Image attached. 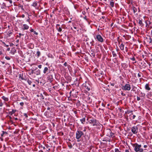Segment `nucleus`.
Returning a JSON list of instances; mask_svg holds the SVG:
<instances>
[{
	"mask_svg": "<svg viewBox=\"0 0 152 152\" xmlns=\"http://www.w3.org/2000/svg\"><path fill=\"white\" fill-rule=\"evenodd\" d=\"M145 88L146 90L148 91H149L151 90V88L149 87L148 84H146L145 86Z\"/></svg>",
	"mask_w": 152,
	"mask_h": 152,
	"instance_id": "4468645a",
	"label": "nucleus"
},
{
	"mask_svg": "<svg viewBox=\"0 0 152 152\" xmlns=\"http://www.w3.org/2000/svg\"><path fill=\"white\" fill-rule=\"evenodd\" d=\"M48 68L47 67H45L44 68V70L43 71V72L45 74L46 73V72L48 71Z\"/></svg>",
	"mask_w": 152,
	"mask_h": 152,
	"instance_id": "bb28decb",
	"label": "nucleus"
},
{
	"mask_svg": "<svg viewBox=\"0 0 152 152\" xmlns=\"http://www.w3.org/2000/svg\"><path fill=\"white\" fill-rule=\"evenodd\" d=\"M68 65L67 64V63H66V62H65L64 64V65L65 66H67Z\"/></svg>",
	"mask_w": 152,
	"mask_h": 152,
	"instance_id": "37998d69",
	"label": "nucleus"
},
{
	"mask_svg": "<svg viewBox=\"0 0 152 152\" xmlns=\"http://www.w3.org/2000/svg\"><path fill=\"white\" fill-rule=\"evenodd\" d=\"M37 3H38V2L37 1H35L33 3L32 5L34 7H36L37 5Z\"/></svg>",
	"mask_w": 152,
	"mask_h": 152,
	"instance_id": "a878e982",
	"label": "nucleus"
},
{
	"mask_svg": "<svg viewBox=\"0 0 152 152\" xmlns=\"http://www.w3.org/2000/svg\"><path fill=\"white\" fill-rule=\"evenodd\" d=\"M87 120L88 121L90 124H92L93 126H97L99 123L97 120L94 118H90L88 117Z\"/></svg>",
	"mask_w": 152,
	"mask_h": 152,
	"instance_id": "7ed1b4c3",
	"label": "nucleus"
},
{
	"mask_svg": "<svg viewBox=\"0 0 152 152\" xmlns=\"http://www.w3.org/2000/svg\"><path fill=\"white\" fill-rule=\"evenodd\" d=\"M86 131V127H85L84 129L82 131L83 132H85Z\"/></svg>",
	"mask_w": 152,
	"mask_h": 152,
	"instance_id": "680f3d73",
	"label": "nucleus"
},
{
	"mask_svg": "<svg viewBox=\"0 0 152 152\" xmlns=\"http://www.w3.org/2000/svg\"><path fill=\"white\" fill-rule=\"evenodd\" d=\"M86 16H84L83 17V18L84 19L86 20V21H87V19L86 18Z\"/></svg>",
	"mask_w": 152,
	"mask_h": 152,
	"instance_id": "8fccbe9b",
	"label": "nucleus"
},
{
	"mask_svg": "<svg viewBox=\"0 0 152 152\" xmlns=\"http://www.w3.org/2000/svg\"><path fill=\"white\" fill-rule=\"evenodd\" d=\"M21 17H22L23 18L25 17V15L24 14H23L21 15Z\"/></svg>",
	"mask_w": 152,
	"mask_h": 152,
	"instance_id": "69168bd1",
	"label": "nucleus"
},
{
	"mask_svg": "<svg viewBox=\"0 0 152 152\" xmlns=\"http://www.w3.org/2000/svg\"><path fill=\"white\" fill-rule=\"evenodd\" d=\"M119 47L121 50H123L124 49V45L123 44L121 43L119 46Z\"/></svg>",
	"mask_w": 152,
	"mask_h": 152,
	"instance_id": "6ab92c4d",
	"label": "nucleus"
},
{
	"mask_svg": "<svg viewBox=\"0 0 152 152\" xmlns=\"http://www.w3.org/2000/svg\"><path fill=\"white\" fill-rule=\"evenodd\" d=\"M26 81H27V82L29 85H31L32 83L31 81L29 80L28 78H26V79H25Z\"/></svg>",
	"mask_w": 152,
	"mask_h": 152,
	"instance_id": "b1692460",
	"label": "nucleus"
},
{
	"mask_svg": "<svg viewBox=\"0 0 152 152\" xmlns=\"http://www.w3.org/2000/svg\"><path fill=\"white\" fill-rule=\"evenodd\" d=\"M121 95L122 96H126V94L123 92H122L121 93Z\"/></svg>",
	"mask_w": 152,
	"mask_h": 152,
	"instance_id": "603ef678",
	"label": "nucleus"
},
{
	"mask_svg": "<svg viewBox=\"0 0 152 152\" xmlns=\"http://www.w3.org/2000/svg\"><path fill=\"white\" fill-rule=\"evenodd\" d=\"M132 146L134 148V150L136 152H143V149L141 148V145H139L136 143L133 144Z\"/></svg>",
	"mask_w": 152,
	"mask_h": 152,
	"instance_id": "f257e3e1",
	"label": "nucleus"
},
{
	"mask_svg": "<svg viewBox=\"0 0 152 152\" xmlns=\"http://www.w3.org/2000/svg\"><path fill=\"white\" fill-rule=\"evenodd\" d=\"M56 29L59 32H61L62 31V28L61 27H59L58 28L57 27V28H56Z\"/></svg>",
	"mask_w": 152,
	"mask_h": 152,
	"instance_id": "c85d7f7f",
	"label": "nucleus"
},
{
	"mask_svg": "<svg viewBox=\"0 0 152 152\" xmlns=\"http://www.w3.org/2000/svg\"><path fill=\"white\" fill-rule=\"evenodd\" d=\"M40 97H41V99H44L43 96L42 94H41L40 95Z\"/></svg>",
	"mask_w": 152,
	"mask_h": 152,
	"instance_id": "c03bdc74",
	"label": "nucleus"
},
{
	"mask_svg": "<svg viewBox=\"0 0 152 152\" xmlns=\"http://www.w3.org/2000/svg\"><path fill=\"white\" fill-rule=\"evenodd\" d=\"M121 89L123 90L129 91L131 89V86L129 84H126L124 86H122Z\"/></svg>",
	"mask_w": 152,
	"mask_h": 152,
	"instance_id": "39448f33",
	"label": "nucleus"
},
{
	"mask_svg": "<svg viewBox=\"0 0 152 152\" xmlns=\"http://www.w3.org/2000/svg\"><path fill=\"white\" fill-rule=\"evenodd\" d=\"M138 23L141 27H142L144 26V24L142 23V20H140V19L139 20Z\"/></svg>",
	"mask_w": 152,
	"mask_h": 152,
	"instance_id": "dca6fc26",
	"label": "nucleus"
},
{
	"mask_svg": "<svg viewBox=\"0 0 152 152\" xmlns=\"http://www.w3.org/2000/svg\"><path fill=\"white\" fill-rule=\"evenodd\" d=\"M29 26L27 24H23L22 26V29L23 30H27L28 29Z\"/></svg>",
	"mask_w": 152,
	"mask_h": 152,
	"instance_id": "9d476101",
	"label": "nucleus"
},
{
	"mask_svg": "<svg viewBox=\"0 0 152 152\" xmlns=\"http://www.w3.org/2000/svg\"><path fill=\"white\" fill-rule=\"evenodd\" d=\"M131 9H132V10H133L134 13H135L137 11V9L134 6H133Z\"/></svg>",
	"mask_w": 152,
	"mask_h": 152,
	"instance_id": "aec40b11",
	"label": "nucleus"
},
{
	"mask_svg": "<svg viewBox=\"0 0 152 152\" xmlns=\"http://www.w3.org/2000/svg\"><path fill=\"white\" fill-rule=\"evenodd\" d=\"M142 73L140 72V73H138V76L139 77H141V75H142Z\"/></svg>",
	"mask_w": 152,
	"mask_h": 152,
	"instance_id": "58836bf2",
	"label": "nucleus"
},
{
	"mask_svg": "<svg viewBox=\"0 0 152 152\" xmlns=\"http://www.w3.org/2000/svg\"><path fill=\"white\" fill-rule=\"evenodd\" d=\"M24 116L26 118H27L28 117V115L26 113H24L23 114Z\"/></svg>",
	"mask_w": 152,
	"mask_h": 152,
	"instance_id": "79ce46f5",
	"label": "nucleus"
},
{
	"mask_svg": "<svg viewBox=\"0 0 152 152\" xmlns=\"http://www.w3.org/2000/svg\"><path fill=\"white\" fill-rule=\"evenodd\" d=\"M85 87L86 89H87V90L88 91H89L90 90V87H88V86H87V85L86 84L85 86Z\"/></svg>",
	"mask_w": 152,
	"mask_h": 152,
	"instance_id": "473e14b6",
	"label": "nucleus"
},
{
	"mask_svg": "<svg viewBox=\"0 0 152 152\" xmlns=\"http://www.w3.org/2000/svg\"><path fill=\"white\" fill-rule=\"evenodd\" d=\"M20 105L22 107L24 105V103L23 102H20Z\"/></svg>",
	"mask_w": 152,
	"mask_h": 152,
	"instance_id": "a18cd8bd",
	"label": "nucleus"
},
{
	"mask_svg": "<svg viewBox=\"0 0 152 152\" xmlns=\"http://www.w3.org/2000/svg\"><path fill=\"white\" fill-rule=\"evenodd\" d=\"M19 36H18V35H17V37H19L20 38L21 37V36H23L24 34H21V33H20L19 34Z\"/></svg>",
	"mask_w": 152,
	"mask_h": 152,
	"instance_id": "ea45409f",
	"label": "nucleus"
},
{
	"mask_svg": "<svg viewBox=\"0 0 152 152\" xmlns=\"http://www.w3.org/2000/svg\"><path fill=\"white\" fill-rule=\"evenodd\" d=\"M125 152H129V150L126 149L125 150Z\"/></svg>",
	"mask_w": 152,
	"mask_h": 152,
	"instance_id": "0e129e2a",
	"label": "nucleus"
},
{
	"mask_svg": "<svg viewBox=\"0 0 152 152\" xmlns=\"http://www.w3.org/2000/svg\"><path fill=\"white\" fill-rule=\"evenodd\" d=\"M115 152H120V151H119V149L118 148H115Z\"/></svg>",
	"mask_w": 152,
	"mask_h": 152,
	"instance_id": "c9c22d12",
	"label": "nucleus"
},
{
	"mask_svg": "<svg viewBox=\"0 0 152 152\" xmlns=\"http://www.w3.org/2000/svg\"><path fill=\"white\" fill-rule=\"evenodd\" d=\"M29 75H31L33 73H34V71L33 69H31L30 72H28Z\"/></svg>",
	"mask_w": 152,
	"mask_h": 152,
	"instance_id": "2f4dec72",
	"label": "nucleus"
},
{
	"mask_svg": "<svg viewBox=\"0 0 152 152\" xmlns=\"http://www.w3.org/2000/svg\"><path fill=\"white\" fill-rule=\"evenodd\" d=\"M130 59L132 61H135V58L134 57H133L132 58H130Z\"/></svg>",
	"mask_w": 152,
	"mask_h": 152,
	"instance_id": "a19ab883",
	"label": "nucleus"
},
{
	"mask_svg": "<svg viewBox=\"0 0 152 152\" xmlns=\"http://www.w3.org/2000/svg\"><path fill=\"white\" fill-rule=\"evenodd\" d=\"M132 132L134 134H136L138 132V128L136 126H134L132 128Z\"/></svg>",
	"mask_w": 152,
	"mask_h": 152,
	"instance_id": "0eeeda50",
	"label": "nucleus"
},
{
	"mask_svg": "<svg viewBox=\"0 0 152 152\" xmlns=\"http://www.w3.org/2000/svg\"><path fill=\"white\" fill-rule=\"evenodd\" d=\"M137 100L138 101H140V98L138 96H137Z\"/></svg>",
	"mask_w": 152,
	"mask_h": 152,
	"instance_id": "de8ad7c7",
	"label": "nucleus"
},
{
	"mask_svg": "<svg viewBox=\"0 0 152 152\" xmlns=\"http://www.w3.org/2000/svg\"><path fill=\"white\" fill-rule=\"evenodd\" d=\"M84 135V133L83 131L78 129L76 132V138L77 139V142L81 141V137Z\"/></svg>",
	"mask_w": 152,
	"mask_h": 152,
	"instance_id": "f03ea898",
	"label": "nucleus"
},
{
	"mask_svg": "<svg viewBox=\"0 0 152 152\" xmlns=\"http://www.w3.org/2000/svg\"><path fill=\"white\" fill-rule=\"evenodd\" d=\"M132 115V116H131V117L132 118H131V119H134L136 117V116L135 115H133V114H131V115H130V116Z\"/></svg>",
	"mask_w": 152,
	"mask_h": 152,
	"instance_id": "72a5a7b5",
	"label": "nucleus"
},
{
	"mask_svg": "<svg viewBox=\"0 0 152 152\" xmlns=\"http://www.w3.org/2000/svg\"><path fill=\"white\" fill-rule=\"evenodd\" d=\"M12 34V32H8V36L9 37H10V36H11V35Z\"/></svg>",
	"mask_w": 152,
	"mask_h": 152,
	"instance_id": "49530a36",
	"label": "nucleus"
},
{
	"mask_svg": "<svg viewBox=\"0 0 152 152\" xmlns=\"http://www.w3.org/2000/svg\"><path fill=\"white\" fill-rule=\"evenodd\" d=\"M60 25L59 24H57L56 25V28H57V27L58 28L59 27H60Z\"/></svg>",
	"mask_w": 152,
	"mask_h": 152,
	"instance_id": "09e8293b",
	"label": "nucleus"
},
{
	"mask_svg": "<svg viewBox=\"0 0 152 152\" xmlns=\"http://www.w3.org/2000/svg\"><path fill=\"white\" fill-rule=\"evenodd\" d=\"M34 73L36 74L37 75H39L40 73V71L39 69H38L34 72Z\"/></svg>",
	"mask_w": 152,
	"mask_h": 152,
	"instance_id": "393cba45",
	"label": "nucleus"
},
{
	"mask_svg": "<svg viewBox=\"0 0 152 152\" xmlns=\"http://www.w3.org/2000/svg\"><path fill=\"white\" fill-rule=\"evenodd\" d=\"M2 54V51H0V55H1Z\"/></svg>",
	"mask_w": 152,
	"mask_h": 152,
	"instance_id": "774afa93",
	"label": "nucleus"
},
{
	"mask_svg": "<svg viewBox=\"0 0 152 152\" xmlns=\"http://www.w3.org/2000/svg\"><path fill=\"white\" fill-rule=\"evenodd\" d=\"M27 46L28 48L31 49H33L34 47V44L33 43H29L28 44Z\"/></svg>",
	"mask_w": 152,
	"mask_h": 152,
	"instance_id": "9b49d317",
	"label": "nucleus"
},
{
	"mask_svg": "<svg viewBox=\"0 0 152 152\" xmlns=\"http://www.w3.org/2000/svg\"><path fill=\"white\" fill-rule=\"evenodd\" d=\"M1 63V64H5V62L4 61H1L0 62Z\"/></svg>",
	"mask_w": 152,
	"mask_h": 152,
	"instance_id": "4d7b16f0",
	"label": "nucleus"
},
{
	"mask_svg": "<svg viewBox=\"0 0 152 152\" xmlns=\"http://www.w3.org/2000/svg\"><path fill=\"white\" fill-rule=\"evenodd\" d=\"M105 132L106 134V136L110 137H114V134L112 132L111 130L109 129H107L106 130H105Z\"/></svg>",
	"mask_w": 152,
	"mask_h": 152,
	"instance_id": "20e7f679",
	"label": "nucleus"
},
{
	"mask_svg": "<svg viewBox=\"0 0 152 152\" xmlns=\"http://www.w3.org/2000/svg\"><path fill=\"white\" fill-rule=\"evenodd\" d=\"M146 24V28H152V23L148 20H147L145 21Z\"/></svg>",
	"mask_w": 152,
	"mask_h": 152,
	"instance_id": "423d86ee",
	"label": "nucleus"
},
{
	"mask_svg": "<svg viewBox=\"0 0 152 152\" xmlns=\"http://www.w3.org/2000/svg\"><path fill=\"white\" fill-rule=\"evenodd\" d=\"M5 65H8V66H10V64L8 63H5Z\"/></svg>",
	"mask_w": 152,
	"mask_h": 152,
	"instance_id": "052dcab7",
	"label": "nucleus"
},
{
	"mask_svg": "<svg viewBox=\"0 0 152 152\" xmlns=\"http://www.w3.org/2000/svg\"><path fill=\"white\" fill-rule=\"evenodd\" d=\"M33 32H34V34H36V35H38V33H37V32H36V31H34Z\"/></svg>",
	"mask_w": 152,
	"mask_h": 152,
	"instance_id": "3c124183",
	"label": "nucleus"
},
{
	"mask_svg": "<svg viewBox=\"0 0 152 152\" xmlns=\"http://www.w3.org/2000/svg\"><path fill=\"white\" fill-rule=\"evenodd\" d=\"M30 31L31 32H33L34 31V30L33 29H31V30H30Z\"/></svg>",
	"mask_w": 152,
	"mask_h": 152,
	"instance_id": "e2e57ef3",
	"label": "nucleus"
},
{
	"mask_svg": "<svg viewBox=\"0 0 152 152\" xmlns=\"http://www.w3.org/2000/svg\"><path fill=\"white\" fill-rule=\"evenodd\" d=\"M125 49L126 52H127L128 51V48L127 47H125Z\"/></svg>",
	"mask_w": 152,
	"mask_h": 152,
	"instance_id": "6e6d98bb",
	"label": "nucleus"
},
{
	"mask_svg": "<svg viewBox=\"0 0 152 152\" xmlns=\"http://www.w3.org/2000/svg\"><path fill=\"white\" fill-rule=\"evenodd\" d=\"M148 147L147 145H144V148H146Z\"/></svg>",
	"mask_w": 152,
	"mask_h": 152,
	"instance_id": "338daca9",
	"label": "nucleus"
},
{
	"mask_svg": "<svg viewBox=\"0 0 152 152\" xmlns=\"http://www.w3.org/2000/svg\"><path fill=\"white\" fill-rule=\"evenodd\" d=\"M16 111L17 110H16L12 109L11 111H10L9 112V114L10 115H12V114L15 113Z\"/></svg>",
	"mask_w": 152,
	"mask_h": 152,
	"instance_id": "ddd939ff",
	"label": "nucleus"
},
{
	"mask_svg": "<svg viewBox=\"0 0 152 152\" xmlns=\"http://www.w3.org/2000/svg\"><path fill=\"white\" fill-rule=\"evenodd\" d=\"M141 64L142 65V66L143 68H145L147 66V65L146 63L144 62H143L141 63Z\"/></svg>",
	"mask_w": 152,
	"mask_h": 152,
	"instance_id": "a211bd4d",
	"label": "nucleus"
},
{
	"mask_svg": "<svg viewBox=\"0 0 152 152\" xmlns=\"http://www.w3.org/2000/svg\"><path fill=\"white\" fill-rule=\"evenodd\" d=\"M59 85L57 84H56L53 87V88L54 89V90H56L59 87Z\"/></svg>",
	"mask_w": 152,
	"mask_h": 152,
	"instance_id": "4be33fe9",
	"label": "nucleus"
},
{
	"mask_svg": "<svg viewBox=\"0 0 152 152\" xmlns=\"http://www.w3.org/2000/svg\"><path fill=\"white\" fill-rule=\"evenodd\" d=\"M18 7H20V8H21V9L22 10H24V9L23 8V5H21L19 4V6H18Z\"/></svg>",
	"mask_w": 152,
	"mask_h": 152,
	"instance_id": "f704fd0d",
	"label": "nucleus"
},
{
	"mask_svg": "<svg viewBox=\"0 0 152 152\" xmlns=\"http://www.w3.org/2000/svg\"><path fill=\"white\" fill-rule=\"evenodd\" d=\"M105 22H107V27L108 26L109 27L110 25V27H111L112 26H113V23H111L110 20L107 18V19H105Z\"/></svg>",
	"mask_w": 152,
	"mask_h": 152,
	"instance_id": "6e6552de",
	"label": "nucleus"
},
{
	"mask_svg": "<svg viewBox=\"0 0 152 152\" xmlns=\"http://www.w3.org/2000/svg\"><path fill=\"white\" fill-rule=\"evenodd\" d=\"M1 98L5 102H7L9 100V99L8 98L6 97H5L4 96H2L1 97Z\"/></svg>",
	"mask_w": 152,
	"mask_h": 152,
	"instance_id": "5701e85b",
	"label": "nucleus"
},
{
	"mask_svg": "<svg viewBox=\"0 0 152 152\" xmlns=\"http://www.w3.org/2000/svg\"><path fill=\"white\" fill-rule=\"evenodd\" d=\"M48 57L53 58V56L51 54L49 53L48 55Z\"/></svg>",
	"mask_w": 152,
	"mask_h": 152,
	"instance_id": "e433bc0d",
	"label": "nucleus"
},
{
	"mask_svg": "<svg viewBox=\"0 0 152 152\" xmlns=\"http://www.w3.org/2000/svg\"><path fill=\"white\" fill-rule=\"evenodd\" d=\"M68 146L69 148L71 149L72 147V146L70 142H69L68 143Z\"/></svg>",
	"mask_w": 152,
	"mask_h": 152,
	"instance_id": "cd10ccee",
	"label": "nucleus"
},
{
	"mask_svg": "<svg viewBox=\"0 0 152 152\" xmlns=\"http://www.w3.org/2000/svg\"><path fill=\"white\" fill-rule=\"evenodd\" d=\"M96 38L97 39L98 41L100 42H102L103 41V39L100 35H97L96 37Z\"/></svg>",
	"mask_w": 152,
	"mask_h": 152,
	"instance_id": "1a4fd4ad",
	"label": "nucleus"
},
{
	"mask_svg": "<svg viewBox=\"0 0 152 152\" xmlns=\"http://www.w3.org/2000/svg\"><path fill=\"white\" fill-rule=\"evenodd\" d=\"M112 53L114 57H116L117 56V54L115 51H112Z\"/></svg>",
	"mask_w": 152,
	"mask_h": 152,
	"instance_id": "c756f323",
	"label": "nucleus"
},
{
	"mask_svg": "<svg viewBox=\"0 0 152 152\" xmlns=\"http://www.w3.org/2000/svg\"><path fill=\"white\" fill-rule=\"evenodd\" d=\"M82 13L84 15H85L86 13V12L85 11H82Z\"/></svg>",
	"mask_w": 152,
	"mask_h": 152,
	"instance_id": "864d4df0",
	"label": "nucleus"
},
{
	"mask_svg": "<svg viewBox=\"0 0 152 152\" xmlns=\"http://www.w3.org/2000/svg\"><path fill=\"white\" fill-rule=\"evenodd\" d=\"M42 65L41 64L39 65L38 66V68L39 69H41L42 68Z\"/></svg>",
	"mask_w": 152,
	"mask_h": 152,
	"instance_id": "5fc2aeb1",
	"label": "nucleus"
},
{
	"mask_svg": "<svg viewBox=\"0 0 152 152\" xmlns=\"http://www.w3.org/2000/svg\"><path fill=\"white\" fill-rule=\"evenodd\" d=\"M114 2L113 1L110 2V4L112 7H113L114 6Z\"/></svg>",
	"mask_w": 152,
	"mask_h": 152,
	"instance_id": "7c9ffc66",
	"label": "nucleus"
},
{
	"mask_svg": "<svg viewBox=\"0 0 152 152\" xmlns=\"http://www.w3.org/2000/svg\"><path fill=\"white\" fill-rule=\"evenodd\" d=\"M3 103L2 102H1L0 103V107H2L3 106Z\"/></svg>",
	"mask_w": 152,
	"mask_h": 152,
	"instance_id": "13d9d810",
	"label": "nucleus"
},
{
	"mask_svg": "<svg viewBox=\"0 0 152 152\" xmlns=\"http://www.w3.org/2000/svg\"><path fill=\"white\" fill-rule=\"evenodd\" d=\"M3 43L4 44V46H6L7 47H8L9 46V45H6L4 42H3Z\"/></svg>",
	"mask_w": 152,
	"mask_h": 152,
	"instance_id": "bf43d9fd",
	"label": "nucleus"
},
{
	"mask_svg": "<svg viewBox=\"0 0 152 152\" xmlns=\"http://www.w3.org/2000/svg\"><path fill=\"white\" fill-rule=\"evenodd\" d=\"M121 65L124 69L128 67L127 64L125 63H122Z\"/></svg>",
	"mask_w": 152,
	"mask_h": 152,
	"instance_id": "2eb2a0df",
	"label": "nucleus"
},
{
	"mask_svg": "<svg viewBox=\"0 0 152 152\" xmlns=\"http://www.w3.org/2000/svg\"><path fill=\"white\" fill-rule=\"evenodd\" d=\"M41 54V52L39 50H38L37 52L36 55H37L36 56L37 57V58L39 57L40 56Z\"/></svg>",
	"mask_w": 152,
	"mask_h": 152,
	"instance_id": "412c9836",
	"label": "nucleus"
},
{
	"mask_svg": "<svg viewBox=\"0 0 152 152\" xmlns=\"http://www.w3.org/2000/svg\"><path fill=\"white\" fill-rule=\"evenodd\" d=\"M1 132L2 133L1 134V137H3L5 136H7L8 133L4 131H2Z\"/></svg>",
	"mask_w": 152,
	"mask_h": 152,
	"instance_id": "f8f14e48",
	"label": "nucleus"
},
{
	"mask_svg": "<svg viewBox=\"0 0 152 152\" xmlns=\"http://www.w3.org/2000/svg\"><path fill=\"white\" fill-rule=\"evenodd\" d=\"M5 58L7 60H10L11 59L10 57L8 56H6L5 57Z\"/></svg>",
	"mask_w": 152,
	"mask_h": 152,
	"instance_id": "4c0bfd02",
	"label": "nucleus"
},
{
	"mask_svg": "<svg viewBox=\"0 0 152 152\" xmlns=\"http://www.w3.org/2000/svg\"><path fill=\"white\" fill-rule=\"evenodd\" d=\"M86 116H85V117H84L80 120V121L81 122L82 124H84L86 120Z\"/></svg>",
	"mask_w": 152,
	"mask_h": 152,
	"instance_id": "f3484780",
	"label": "nucleus"
}]
</instances>
